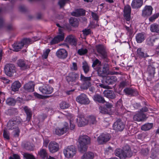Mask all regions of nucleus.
Returning <instances> with one entry per match:
<instances>
[{"instance_id":"obj_1","label":"nucleus","mask_w":159,"mask_h":159,"mask_svg":"<svg viewBox=\"0 0 159 159\" xmlns=\"http://www.w3.org/2000/svg\"><path fill=\"white\" fill-rule=\"evenodd\" d=\"M78 142L79 145L78 149L80 152L83 153L87 151L88 147L87 145L90 143V139L87 135H81L79 137Z\"/></svg>"},{"instance_id":"obj_2","label":"nucleus","mask_w":159,"mask_h":159,"mask_svg":"<svg viewBox=\"0 0 159 159\" xmlns=\"http://www.w3.org/2000/svg\"><path fill=\"white\" fill-rule=\"evenodd\" d=\"M115 155L120 159H125L130 157L133 155L130 148L128 146H125L122 150L120 148L116 149L115 151Z\"/></svg>"},{"instance_id":"obj_3","label":"nucleus","mask_w":159,"mask_h":159,"mask_svg":"<svg viewBox=\"0 0 159 159\" xmlns=\"http://www.w3.org/2000/svg\"><path fill=\"white\" fill-rule=\"evenodd\" d=\"M97 71L98 76L103 77L106 75H112V72L109 70V66L107 64H104L102 67H98Z\"/></svg>"},{"instance_id":"obj_4","label":"nucleus","mask_w":159,"mask_h":159,"mask_svg":"<svg viewBox=\"0 0 159 159\" xmlns=\"http://www.w3.org/2000/svg\"><path fill=\"white\" fill-rule=\"evenodd\" d=\"M32 43V41L30 39H24L20 42L14 43L13 47L14 51L18 52L22 49L24 45L31 44Z\"/></svg>"},{"instance_id":"obj_5","label":"nucleus","mask_w":159,"mask_h":159,"mask_svg":"<svg viewBox=\"0 0 159 159\" xmlns=\"http://www.w3.org/2000/svg\"><path fill=\"white\" fill-rule=\"evenodd\" d=\"M79 78V74L75 72L69 73L66 77V80L68 83L71 85L74 84Z\"/></svg>"},{"instance_id":"obj_6","label":"nucleus","mask_w":159,"mask_h":159,"mask_svg":"<svg viewBox=\"0 0 159 159\" xmlns=\"http://www.w3.org/2000/svg\"><path fill=\"white\" fill-rule=\"evenodd\" d=\"M66 157L69 158L72 157L76 153V149L73 146H70L65 148L63 151Z\"/></svg>"},{"instance_id":"obj_7","label":"nucleus","mask_w":159,"mask_h":159,"mask_svg":"<svg viewBox=\"0 0 159 159\" xmlns=\"http://www.w3.org/2000/svg\"><path fill=\"white\" fill-rule=\"evenodd\" d=\"M4 70L7 75L11 76L16 72V67L12 64H7L4 66Z\"/></svg>"},{"instance_id":"obj_8","label":"nucleus","mask_w":159,"mask_h":159,"mask_svg":"<svg viewBox=\"0 0 159 159\" xmlns=\"http://www.w3.org/2000/svg\"><path fill=\"white\" fill-rule=\"evenodd\" d=\"M80 80L83 82V84H82V87L83 89H87L89 87L91 86V84L90 82L91 80V77H85L82 74H81Z\"/></svg>"},{"instance_id":"obj_9","label":"nucleus","mask_w":159,"mask_h":159,"mask_svg":"<svg viewBox=\"0 0 159 159\" xmlns=\"http://www.w3.org/2000/svg\"><path fill=\"white\" fill-rule=\"evenodd\" d=\"M112 127L116 131H122L125 128V125L121 120L118 119L114 123Z\"/></svg>"},{"instance_id":"obj_10","label":"nucleus","mask_w":159,"mask_h":159,"mask_svg":"<svg viewBox=\"0 0 159 159\" xmlns=\"http://www.w3.org/2000/svg\"><path fill=\"white\" fill-rule=\"evenodd\" d=\"M62 28L59 29V34L55 37L50 42L51 44L57 43L63 40L64 38V33L62 32Z\"/></svg>"},{"instance_id":"obj_11","label":"nucleus","mask_w":159,"mask_h":159,"mask_svg":"<svg viewBox=\"0 0 159 159\" xmlns=\"http://www.w3.org/2000/svg\"><path fill=\"white\" fill-rule=\"evenodd\" d=\"M76 100L77 102L82 104L87 105L90 103V101L87 96L83 93L77 96Z\"/></svg>"},{"instance_id":"obj_12","label":"nucleus","mask_w":159,"mask_h":159,"mask_svg":"<svg viewBox=\"0 0 159 159\" xmlns=\"http://www.w3.org/2000/svg\"><path fill=\"white\" fill-rule=\"evenodd\" d=\"M110 138L109 134L102 133L98 138L97 140L99 144H103L109 141Z\"/></svg>"},{"instance_id":"obj_13","label":"nucleus","mask_w":159,"mask_h":159,"mask_svg":"<svg viewBox=\"0 0 159 159\" xmlns=\"http://www.w3.org/2000/svg\"><path fill=\"white\" fill-rule=\"evenodd\" d=\"M39 90L43 94H49L53 91V89L48 85H43L39 88Z\"/></svg>"},{"instance_id":"obj_14","label":"nucleus","mask_w":159,"mask_h":159,"mask_svg":"<svg viewBox=\"0 0 159 159\" xmlns=\"http://www.w3.org/2000/svg\"><path fill=\"white\" fill-rule=\"evenodd\" d=\"M97 52L103 59H105L107 57V53L105 50V47L102 45H98L96 47Z\"/></svg>"},{"instance_id":"obj_15","label":"nucleus","mask_w":159,"mask_h":159,"mask_svg":"<svg viewBox=\"0 0 159 159\" xmlns=\"http://www.w3.org/2000/svg\"><path fill=\"white\" fill-rule=\"evenodd\" d=\"M77 121L79 126L81 127L86 125L88 123V120H87L84 117L82 114H79Z\"/></svg>"},{"instance_id":"obj_16","label":"nucleus","mask_w":159,"mask_h":159,"mask_svg":"<svg viewBox=\"0 0 159 159\" xmlns=\"http://www.w3.org/2000/svg\"><path fill=\"white\" fill-rule=\"evenodd\" d=\"M48 149L50 152H55L59 150V144L54 141L51 142L49 144Z\"/></svg>"},{"instance_id":"obj_17","label":"nucleus","mask_w":159,"mask_h":159,"mask_svg":"<svg viewBox=\"0 0 159 159\" xmlns=\"http://www.w3.org/2000/svg\"><path fill=\"white\" fill-rule=\"evenodd\" d=\"M69 128L67 124H66L64 127L62 128L57 127L55 129V133L58 135H61L67 131Z\"/></svg>"},{"instance_id":"obj_18","label":"nucleus","mask_w":159,"mask_h":159,"mask_svg":"<svg viewBox=\"0 0 159 159\" xmlns=\"http://www.w3.org/2000/svg\"><path fill=\"white\" fill-rule=\"evenodd\" d=\"M131 8L129 5L125 6L124 10V17L127 21H129L130 18Z\"/></svg>"},{"instance_id":"obj_19","label":"nucleus","mask_w":159,"mask_h":159,"mask_svg":"<svg viewBox=\"0 0 159 159\" xmlns=\"http://www.w3.org/2000/svg\"><path fill=\"white\" fill-rule=\"evenodd\" d=\"M21 119H19L18 120H10L7 123V126L8 129L11 130L14 129L17 124L21 122Z\"/></svg>"},{"instance_id":"obj_20","label":"nucleus","mask_w":159,"mask_h":159,"mask_svg":"<svg viewBox=\"0 0 159 159\" xmlns=\"http://www.w3.org/2000/svg\"><path fill=\"white\" fill-rule=\"evenodd\" d=\"M65 41L71 45L76 46L77 44V39L73 35L70 34L66 38Z\"/></svg>"},{"instance_id":"obj_21","label":"nucleus","mask_w":159,"mask_h":159,"mask_svg":"<svg viewBox=\"0 0 159 159\" xmlns=\"http://www.w3.org/2000/svg\"><path fill=\"white\" fill-rule=\"evenodd\" d=\"M152 8L150 6H146L142 11V16L145 17L151 15L152 13Z\"/></svg>"},{"instance_id":"obj_22","label":"nucleus","mask_w":159,"mask_h":159,"mask_svg":"<svg viewBox=\"0 0 159 159\" xmlns=\"http://www.w3.org/2000/svg\"><path fill=\"white\" fill-rule=\"evenodd\" d=\"M124 92L126 95L130 96H135L138 95L137 91L130 88H127L124 90Z\"/></svg>"},{"instance_id":"obj_23","label":"nucleus","mask_w":159,"mask_h":159,"mask_svg":"<svg viewBox=\"0 0 159 159\" xmlns=\"http://www.w3.org/2000/svg\"><path fill=\"white\" fill-rule=\"evenodd\" d=\"M57 56L60 58L65 59L67 56V51L64 49L58 50L56 52Z\"/></svg>"},{"instance_id":"obj_24","label":"nucleus","mask_w":159,"mask_h":159,"mask_svg":"<svg viewBox=\"0 0 159 159\" xmlns=\"http://www.w3.org/2000/svg\"><path fill=\"white\" fill-rule=\"evenodd\" d=\"M34 84L33 81H30L24 86L25 89L28 92H32L34 90Z\"/></svg>"},{"instance_id":"obj_25","label":"nucleus","mask_w":159,"mask_h":159,"mask_svg":"<svg viewBox=\"0 0 159 159\" xmlns=\"http://www.w3.org/2000/svg\"><path fill=\"white\" fill-rule=\"evenodd\" d=\"M38 155L42 159H46L48 157V153L46 149L41 148L38 151Z\"/></svg>"},{"instance_id":"obj_26","label":"nucleus","mask_w":159,"mask_h":159,"mask_svg":"<svg viewBox=\"0 0 159 159\" xmlns=\"http://www.w3.org/2000/svg\"><path fill=\"white\" fill-rule=\"evenodd\" d=\"M143 4V0H133L131 6L133 8H138L142 6Z\"/></svg>"},{"instance_id":"obj_27","label":"nucleus","mask_w":159,"mask_h":159,"mask_svg":"<svg viewBox=\"0 0 159 159\" xmlns=\"http://www.w3.org/2000/svg\"><path fill=\"white\" fill-rule=\"evenodd\" d=\"M146 116L144 114L139 113L135 115L133 117L134 120L137 121H142L145 119Z\"/></svg>"},{"instance_id":"obj_28","label":"nucleus","mask_w":159,"mask_h":159,"mask_svg":"<svg viewBox=\"0 0 159 159\" xmlns=\"http://www.w3.org/2000/svg\"><path fill=\"white\" fill-rule=\"evenodd\" d=\"M117 81V78L115 76H109L106 78L105 82L108 85L111 84H114Z\"/></svg>"},{"instance_id":"obj_29","label":"nucleus","mask_w":159,"mask_h":159,"mask_svg":"<svg viewBox=\"0 0 159 159\" xmlns=\"http://www.w3.org/2000/svg\"><path fill=\"white\" fill-rule=\"evenodd\" d=\"M93 98L95 102H98L99 103H103L106 102L104 98L98 94L94 95Z\"/></svg>"},{"instance_id":"obj_30","label":"nucleus","mask_w":159,"mask_h":159,"mask_svg":"<svg viewBox=\"0 0 159 159\" xmlns=\"http://www.w3.org/2000/svg\"><path fill=\"white\" fill-rule=\"evenodd\" d=\"M103 94L105 97L108 98L114 99L116 97L114 92L112 90H105L103 92Z\"/></svg>"},{"instance_id":"obj_31","label":"nucleus","mask_w":159,"mask_h":159,"mask_svg":"<svg viewBox=\"0 0 159 159\" xmlns=\"http://www.w3.org/2000/svg\"><path fill=\"white\" fill-rule=\"evenodd\" d=\"M150 30L152 32L159 33V24L154 23L150 25Z\"/></svg>"},{"instance_id":"obj_32","label":"nucleus","mask_w":159,"mask_h":159,"mask_svg":"<svg viewBox=\"0 0 159 159\" xmlns=\"http://www.w3.org/2000/svg\"><path fill=\"white\" fill-rule=\"evenodd\" d=\"M85 13V10L82 9H80L76 10L75 11L72 12L71 13V15L75 16H79L84 15Z\"/></svg>"},{"instance_id":"obj_33","label":"nucleus","mask_w":159,"mask_h":159,"mask_svg":"<svg viewBox=\"0 0 159 159\" xmlns=\"http://www.w3.org/2000/svg\"><path fill=\"white\" fill-rule=\"evenodd\" d=\"M20 86V83L18 81H15L11 85V90L14 92L17 91L18 90Z\"/></svg>"},{"instance_id":"obj_34","label":"nucleus","mask_w":159,"mask_h":159,"mask_svg":"<svg viewBox=\"0 0 159 159\" xmlns=\"http://www.w3.org/2000/svg\"><path fill=\"white\" fill-rule=\"evenodd\" d=\"M17 64L22 70H25L29 67L25 61L22 59H20L18 61Z\"/></svg>"},{"instance_id":"obj_35","label":"nucleus","mask_w":159,"mask_h":159,"mask_svg":"<svg viewBox=\"0 0 159 159\" xmlns=\"http://www.w3.org/2000/svg\"><path fill=\"white\" fill-rule=\"evenodd\" d=\"M136 39L138 43H142L145 39V36L144 34L142 33L138 34L136 35Z\"/></svg>"},{"instance_id":"obj_36","label":"nucleus","mask_w":159,"mask_h":159,"mask_svg":"<svg viewBox=\"0 0 159 159\" xmlns=\"http://www.w3.org/2000/svg\"><path fill=\"white\" fill-rule=\"evenodd\" d=\"M24 109L27 115L26 120L29 121L32 117V114L31 110L27 106L24 107Z\"/></svg>"},{"instance_id":"obj_37","label":"nucleus","mask_w":159,"mask_h":159,"mask_svg":"<svg viewBox=\"0 0 159 159\" xmlns=\"http://www.w3.org/2000/svg\"><path fill=\"white\" fill-rule=\"evenodd\" d=\"M94 157V154L92 152H88L83 155L81 159H93Z\"/></svg>"},{"instance_id":"obj_38","label":"nucleus","mask_w":159,"mask_h":159,"mask_svg":"<svg viewBox=\"0 0 159 159\" xmlns=\"http://www.w3.org/2000/svg\"><path fill=\"white\" fill-rule=\"evenodd\" d=\"M137 52L138 56L139 57H146L149 56L147 53H144V52L142 51L141 48H138L137 50Z\"/></svg>"},{"instance_id":"obj_39","label":"nucleus","mask_w":159,"mask_h":159,"mask_svg":"<svg viewBox=\"0 0 159 159\" xmlns=\"http://www.w3.org/2000/svg\"><path fill=\"white\" fill-rule=\"evenodd\" d=\"M70 25L74 27H77L79 23L77 19L75 17L71 18L69 20Z\"/></svg>"},{"instance_id":"obj_40","label":"nucleus","mask_w":159,"mask_h":159,"mask_svg":"<svg viewBox=\"0 0 159 159\" xmlns=\"http://www.w3.org/2000/svg\"><path fill=\"white\" fill-rule=\"evenodd\" d=\"M88 121V123H89L90 125H96L97 122L96 117L93 116H89Z\"/></svg>"},{"instance_id":"obj_41","label":"nucleus","mask_w":159,"mask_h":159,"mask_svg":"<svg viewBox=\"0 0 159 159\" xmlns=\"http://www.w3.org/2000/svg\"><path fill=\"white\" fill-rule=\"evenodd\" d=\"M153 126L152 123H147L143 125L141 129L144 131L148 130L152 128Z\"/></svg>"},{"instance_id":"obj_42","label":"nucleus","mask_w":159,"mask_h":159,"mask_svg":"<svg viewBox=\"0 0 159 159\" xmlns=\"http://www.w3.org/2000/svg\"><path fill=\"white\" fill-rule=\"evenodd\" d=\"M155 68L151 65L148 66L147 71L149 75L151 76H153L155 73Z\"/></svg>"},{"instance_id":"obj_43","label":"nucleus","mask_w":159,"mask_h":159,"mask_svg":"<svg viewBox=\"0 0 159 159\" xmlns=\"http://www.w3.org/2000/svg\"><path fill=\"white\" fill-rule=\"evenodd\" d=\"M82 68L84 72L87 74L89 71V66L88 63L85 61L83 62Z\"/></svg>"},{"instance_id":"obj_44","label":"nucleus","mask_w":159,"mask_h":159,"mask_svg":"<svg viewBox=\"0 0 159 159\" xmlns=\"http://www.w3.org/2000/svg\"><path fill=\"white\" fill-rule=\"evenodd\" d=\"M6 102L9 105L13 106L15 104L16 101L13 98H9L7 99Z\"/></svg>"},{"instance_id":"obj_45","label":"nucleus","mask_w":159,"mask_h":159,"mask_svg":"<svg viewBox=\"0 0 159 159\" xmlns=\"http://www.w3.org/2000/svg\"><path fill=\"white\" fill-rule=\"evenodd\" d=\"M157 39H154L153 38H149L147 40V44L150 46H152L153 45V43L155 42Z\"/></svg>"},{"instance_id":"obj_46","label":"nucleus","mask_w":159,"mask_h":159,"mask_svg":"<svg viewBox=\"0 0 159 159\" xmlns=\"http://www.w3.org/2000/svg\"><path fill=\"white\" fill-rule=\"evenodd\" d=\"M125 30L127 31V35L131 36L132 35L133 33V29L131 26L130 27H128L126 26H125Z\"/></svg>"},{"instance_id":"obj_47","label":"nucleus","mask_w":159,"mask_h":159,"mask_svg":"<svg viewBox=\"0 0 159 159\" xmlns=\"http://www.w3.org/2000/svg\"><path fill=\"white\" fill-rule=\"evenodd\" d=\"M23 157L25 159H36L33 155L27 153H24L23 154Z\"/></svg>"},{"instance_id":"obj_48","label":"nucleus","mask_w":159,"mask_h":159,"mask_svg":"<svg viewBox=\"0 0 159 159\" xmlns=\"http://www.w3.org/2000/svg\"><path fill=\"white\" fill-rule=\"evenodd\" d=\"M158 153L154 149H152L151 151V155L150 157L152 159H155L157 157Z\"/></svg>"},{"instance_id":"obj_49","label":"nucleus","mask_w":159,"mask_h":159,"mask_svg":"<svg viewBox=\"0 0 159 159\" xmlns=\"http://www.w3.org/2000/svg\"><path fill=\"white\" fill-rule=\"evenodd\" d=\"M101 62L99 60L97 59H96L94 60L92 66L93 67H95L96 66H97L98 67H100L101 66Z\"/></svg>"},{"instance_id":"obj_50","label":"nucleus","mask_w":159,"mask_h":159,"mask_svg":"<svg viewBox=\"0 0 159 159\" xmlns=\"http://www.w3.org/2000/svg\"><path fill=\"white\" fill-rule=\"evenodd\" d=\"M69 106V104L65 102H62L60 104V107L63 109L67 108Z\"/></svg>"},{"instance_id":"obj_51","label":"nucleus","mask_w":159,"mask_h":159,"mask_svg":"<svg viewBox=\"0 0 159 159\" xmlns=\"http://www.w3.org/2000/svg\"><path fill=\"white\" fill-rule=\"evenodd\" d=\"M78 53L80 55H82L85 54L88 52L87 49L81 48L78 50Z\"/></svg>"},{"instance_id":"obj_52","label":"nucleus","mask_w":159,"mask_h":159,"mask_svg":"<svg viewBox=\"0 0 159 159\" xmlns=\"http://www.w3.org/2000/svg\"><path fill=\"white\" fill-rule=\"evenodd\" d=\"M24 146L25 148L27 150H31L33 149V148L32 146L30 145V143L29 142H26V143H24Z\"/></svg>"},{"instance_id":"obj_53","label":"nucleus","mask_w":159,"mask_h":159,"mask_svg":"<svg viewBox=\"0 0 159 159\" xmlns=\"http://www.w3.org/2000/svg\"><path fill=\"white\" fill-rule=\"evenodd\" d=\"M159 16V13H157L154 14L153 16L150 17L149 20L150 22H153Z\"/></svg>"},{"instance_id":"obj_54","label":"nucleus","mask_w":159,"mask_h":159,"mask_svg":"<svg viewBox=\"0 0 159 159\" xmlns=\"http://www.w3.org/2000/svg\"><path fill=\"white\" fill-rule=\"evenodd\" d=\"M97 86L98 87H100L106 89H109L110 87L107 84H105V83L97 84Z\"/></svg>"},{"instance_id":"obj_55","label":"nucleus","mask_w":159,"mask_h":159,"mask_svg":"<svg viewBox=\"0 0 159 159\" xmlns=\"http://www.w3.org/2000/svg\"><path fill=\"white\" fill-rule=\"evenodd\" d=\"M50 51V49H47L45 50V52H44L43 55L42 56L43 58L45 59L47 58Z\"/></svg>"},{"instance_id":"obj_56","label":"nucleus","mask_w":159,"mask_h":159,"mask_svg":"<svg viewBox=\"0 0 159 159\" xmlns=\"http://www.w3.org/2000/svg\"><path fill=\"white\" fill-rule=\"evenodd\" d=\"M149 150L148 148H143L141 150V153L143 156L147 155L149 153Z\"/></svg>"},{"instance_id":"obj_57","label":"nucleus","mask_w":159,"mask_h":159,"mask_svg":"<svg viewBox=\"0 0 159 159\" xmlns=\"http://www.w3.org/2000/svg\"><path fill=\"white\" fill-rule=\"evenodd\" d=\"M20 130L18 128H16L12 132L13 134L14 137H17L19 136Z\"/></svg>"},{"instance_id":"obj_58","label":"nucleus","mask_w":159,"mask_h":159,"mask_svg":"<svg viewBox=\"0 0 159 159\" xmlns=\"http://www.w3.org/2000/svg\"><path fill=\"white\" fill-rule=\"evenodd\" d=\"M3 136L5 139H9L10 138V134L9 132L6 130H4L3 133Z\"/></svg>"},{"instance_id":"obj_59","label":"nucleus","mask_w":159,"mask_h":159,"mask_svg":"<svg viewBox=\"0 0 159 159\" xmlns=\"http://www.w3.org/2000/svg\"><path fill=\"white\" fill-rule=\"evenodd\" d=\"M100 112L101 113L104 114H110L111 113V112L108 111L106 108L104 107H102L100 109Z\"/></svg>"},{"instance_id":"obj_60","label":"nucleus","mask_w":159,"mask_h":159,"mask_svg":"<svg viewBox=\"0 0 159 159\" xmlns=\"http://www.w3.org/2000/svg\"><path fill=\"white\" fill-rule=\"evenodd\" d=\"M70 69L72 71L77 70L78 69L77 64L76 63L73 62L72 66L70 67Z\"/></svg>"},{"instance_id":"obj_61","label":"nucleus","mask_w":159,"mask_h":159,"mask_svg":"<svg viewBox=\"0 0 159 159\" xmlns=\"http://www.w3.org/2000/svg\"><path fill=\"white\" fill-rule=\"evenodd\" d=\"M91 15L93 18L95 20L98 21V16L95 13L91 11Z\"/></svg>"},{"instance_id":"obj_62","label":"nucleus","mask_w":159,"mask_h":159,"mask_svg":"<svg viewBox=\"0 0 159 159\" xmlns=\"http://www.w3.org/2000/svg\"><path fill=\"white\" fill-rule=\"evenodd\" d=\"M82 32L84 35H87L91 33V31L90 29H85Z\"/></svg>"},{"instance_id":"obj_63","label":"nucleus","mask_w":159,"mask_h":159,"mask_svg":"<svg viewBox=\"0 0 159 159\" xmlns=\"http://www.w3.org/2000/svg\"><path fill=\"white\" fill-rule=\"evenodd\" d=\"M68 0H60L58 2V4L61 7H62L65 5L66 1Z\"/></svg>"},{"instance_id":"obj_64","label":"nucleus","mask_w":159,"mask_h":159,"mask_svg":"<svg viewBox=\"0 0 159 159\" xmlns=\"http://www.w3.org/2000/svg\"><path fill=\"white\" fill-rule=\"evenodd\" d=\"M13 157H10L9 159H20V156L17 154H14L13 155Z\"/></svg>"}]
</instances>
